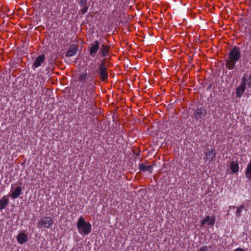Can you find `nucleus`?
I'll use <instances>...</instances> for the list:
<instances>
[{
	"label": "nucleus",
	"mask_w": 251,
	"mask_h": 251,
	"mask_svg": "<svg viewBox=\"0 0 251 251\" xmlns=\"http://www.w3.org/2000/svg\"><path fill=\"white\" fill-rule=\"evenodd\" d=\"M230 170L231 172L235 174L239 171V164L237 162L231 161L229 165Z\"/></svg>",
	"instance_id": "nucleus-22"
},
{
	"label": "nucleus",
	"mask_w": 251,
	"mask_h": 251,
	"mask_svg": "<svg viewBox=\"0 0 251 251\" xmlns=\"http://www.w3.org/2000/svg\"><path fill=\"white\" fill-rule=\"evenodd\" d=\"M17 240L20 244H23L28 240L27 235L24 232L20 233L17 236Z\"/></svg>",
	"instance_id": "nucleus-16"
},
{
	"label": "nucleus",
	"mask_w": 251,
	"mask_h": 251,
	"mask_svg": "<svg viewBox=\"0 0 251 251\" xmlns=\"http://www.w3.org/2000/svg\"><path fill=\"white\" fill-rule=\"evenodd\" d=\"M88 0H79V4L81 7L80 11L82 14L86 13L89 8V5L87 4Z\"/></svg>",
	"instance_id": "nucleus-14"
},
{
	"label": "nucleus",
	"mask_w": 251,
	"mask_h": 251,
	"mask_svg": "<svg viewBox=\"0 0 251 251\" xmlns=\"http://www.w3.org/2000/svg\"><path fill=\"white\" fill-rule=\"evenodd\" d=\"M234 208H236V211L235 212V216L237 218H239L240 216L242 215V212L243 210H246L245 207L243 205H241L239 206H233Z\"/></svg>",
	"instance_id": "nucleus-20"
},
{
	"label": "nucleus",
	"mask_w": 251,
	"mask_h": 251,
	"mask_svg": "<svg viewBox=\"0 0 251 251\" xmlns=\"http://www.w3.org/2000/svg\"><path fill=\"white\" fill-rule=\"evenodd\" d=\"M206 158L208 160L209 162H212L215 158L216 152L214 149H208L205 152Z\"/></svg>",
	"instance_id": "nucleus-11"
},
{
	"label": "nucleus",
	"mask_w": 251,
	"mask_h": 251,
	"mask_svg": "<svg viewBox=\"0 0 251 251\" xmlns=\"http://www.w3.org/2000/svg\"><path fill=\"white\" fill-rule=\"evenodd\" d=\"M77 227L80 234L87 235L89 234L92 229V226L90 223L85 222L84 218L81 216L79 218L77 223Z\"/></svg>",
	"instance_id": "nucleus-3"
},
{
	"label": "nucleus",
	"mask_w": 251,
	"mask_h": 251,
	"mask_svg": "<svg viewBox=\"0 0 251 251\" xmlns=\"http://www.w3.org/2000/svg\"><path fill=\"white\" fill-rule=\"evenodd\" d=\"M88 78V76L86 71L84 73H81L77 77V80L79 82L77 86L80 88L86 87L89 81H87Z\"/></svg>",
	"instance_id": "nucleus-8"
},
{
	"label": "nucleus",
	"mask_w": 251,
	"mask_h": 251,
	"mask_svg": "<svg viewBox=\"0 0 251 251\" xmlns=\"http://www.w3.org/2000/svg\"><path fill=\"white\" fill-rule=\"evenodd\" d=\"M22 191V188L21 186L17 187L15 190L11 194V197L13 199L18 198L21 194Z\"/></svg>",
	"instance_id": "nucleus-19"
},
{
	"label": "nucleus",
	"mask_w": 251,
	"mask_h": 251,
	"mask_svg": "<svg viewBox=\"0 0 251 251\" xmlns=\"http://www.w3.org/2000/svg\"><path fill=\"white\" fill-rule=\"evenodd\" d=\"M234 251H245L243 249L241 248H237L235 249Z\"/></svg>",
	"instance_id": "nucleus-25"
},
{
	"label": "nucleus",
	"mask_w": 251,
	"mask_h": 251,
	"mask_svg": "<svg viewBox=\"0 0 251 251\" xmlns=\"http://www.w3.org/2000/svg\"><path fill=\"white\" fill-rule=\"evenodd\" d=\"M139 169L140 171L145 172H148L151 173L153 171V165H147L145 163H142L139 164Z\"/></svg>",
	"instance_id": "nucleus-13"
},
{
	"label": "nucleus",
	"mask_w": 251,
	"mask_h": 251,
	"mask_svg": "<svg viewBox=\"0 0 251 251\" xmlns=\"http://www.w3.org/2000/svg\"><path fill=\"white\" fill-rule=\"evenodd\" d=\"M110 46L108 44H105L103 43L100 47L99 51V55L101 57H105L108 55Z\"/></svg>",
	"instance_id": "nucleus-10"
},
{
	"label": "nucleus",
	"mask_w": 251,
	"mask_h": 251,
	"mask_svg": "<svg viewBox=\"0 0 251 251\" xmlns=\"http://www.w3.org/2000/svg\"><path fill=\"white\" fill-rule=\"evenodd\" d=\"M96 72L93 74L91 78L89 79L88 83L86 86V88H80L79 92L80 97L81 99L80 105L84 108H90L92 105L91 99L95 95V89L96 88V83L94 78L96 76Z\"/></svg>",
	"instance_id": "nucleus-1"
},
{
	"label": "nucleus",
	"mask_w": 251,
	"mask_h": 251,
	"mask_svg": "<svg viewBox=\"0 0 251 251\" xmlns=\"http://www.w3.org/2000/svg\"><path fill=\"white\" fill-rule=\"evenodd\" d=\"M242 82H245V85H247L249 87H251V74L248 78L243 77Z\"/></svg>",
	"instance_id": "nucleus-23"
},
{
	"label": "nucleus",
	"mask_w": 251,
	"mask_h": 251,
	"mask_svg": "<svg viewBox=\"0 0 251 251\" xmlns=\"http://www.w3.org/2000/svg\"><path fill=\"white\" fill-rule=\"evenodd\" d=\"M78 47L76 45H72L67 51L66 56L69 57H72L76 53Z\"/></svg>",
	"instance_id": "nucleus-12"
},
{
	"label": "nucleus",
	"mask_w": 251,
	"mask_h": 251,
	"mask_svg": "<svg viewBox=\"0 0 251 251\" xmlns=\"http://www.w3.org/2000/svg\"><path fill=\"white\" fill-rule=\"evenodd\" d=\"M241 58V52L239 47L234 46L229 51L226 58L225 59L226 68L229 70H233L236 63Z\"/></svg>",
	"instance_id": "nucleus-2"
},
{
	"label": "nucleus",
	"mask_w": 251,
	"mask_h": 251,
	"mask_svg": "<svg viewBox=\"0 0 251 251\" xmlns=\"http://www.w3.org/2000/svg\"><path fill=\"white\" fill-rule=\"evenodd\" d=\"M246 177L251 182V160L248 163L245 169Z\"/></svg>",
	"instance_id": "nucleus-21"
},
{
	"label": "nucleus",
	"mask_w": 251,
	"mask_h": 251,
	"mask_svg": "<svg viewBox=\"0 0 251 251\" xmlns=\"http://www.w3.org/2000/svg\"><path fill=\"white\" fill-rule=\"evenodd\" d=\"M250 33L251 34V29L250 30Z\"/></svg>",
	"instance_id": "nucleus-26"
},
{
	"label": "nucleus",
	"mask_w": 251,
	"mask_h": 251,
	"mask_svg": "<svg viewBox=\"0 0 251 251\" xmlns=\"http://www.w3.org/2000/svg\"><path fill=\"white\" fill-rule=\"evenodd\" d=\"M100 47V42L98 40L94 41L90 45L89 48V52L90 55L94 57L97 54Z\"/></svg>",
	"instance_id": "nucleus-7"
},
{
	"label": "nucleus",
	"mask_w": 251,
	"mask_h": 251,
	"mask_svg": "<svg viewBox=\"0 0 251 251\" xmlns=\"http://www.w3.org/2000/svg\"><path fill=\"white\" fill-rule=\"evenodd\" d=\"M97 73L99 75L100 78L102 81H105L108 79V68L106 66L104 62L100 64Z\"/></svg>",
	"instance_id": "nucleus-4"
},
{
	"label": "nucleus",
	"mask_w": 251,
	"mask_h": 251,
	"mask_svg": "<svg viewBox=\"0 0 251 251\" xmlns=\"http://www.w3.org/2000/svg\"><path fill=\"white\" fill-rule=\"evenodd\" d=\"M53 223V220L50 217H43L38 221L37 226L39 228H49Z\"/></svg>",
	"instance_id": "nucleus-5"
},
{
	"label": "nucleus",
	"mask_w": 251,
	"mask_h": 251,
	"mask_svg": "<svg viewBox=\"0 0 251 251\" xmlns=\"http://www.w3.org/2000/svg\"><path fill=\"white\" fill-rule=\"evenodd\" d=\"M246 90L245 82H241L239 87L236 88V96L238 98H241Z\"/></svg>",
	"instance_id": "nucleus-15"
},
{
	"label": "nucleus",
	"mask_w": 251,
	"mask_h": 251,
	"mask_svg": "<svg viewBox=\"0 0 251 251\" xmlns=\"http://www.w3.org/2000/svg\"><path fill=\"white\" fill-rule=\"evenodd\" d=\"M46 57L44 54L39 55L35 60L34 63L32 65L31 68L35 70L36 68L41 66L45 63Z\"/></svg>",
	"instance_id": "nucleus-9"
},
{
	"label": "nucleus",
	"mask_w": 251,
	"mask_h": 251,
	"mask_svg": "<svg viewBox=\"0 0 251 251\" xmlns=\"http://www.w3.org/2000/svg\"><path fill=\"white\" fill-rule=\"evenodd\" d=\"M9 199L7 196H4L0 199V211H2L8 204Z\"/></svg>",
	"instance_id": "nucleus-18"
},
{
	"label": "nucleus",
	"mask_w": 251,
	"mask_h": 251,
	"mask_svg": "<svg viewBox=\"0 0 251 251\" xmlns=\"http://www.w3.org/2000/svg\"><path fill=\"white\" fill-rule=\"evenodd\" d=\"M208 247L206 246H203L200 248L199 251H207Z\"/></svg>",
	"instance_id": "nucleus-24"
},
{
	"label": "nucleus",
	"mask_w": 251,
	"mask_h": 251,
	"mask_svg": "<svg viewBox=\"0 0 251 251\" xmlns=\"http://www.w3.org/2000/svg\"><path fill=\"white\" fill-rule=\"evenodd\" d=\"M215 219L214 217H210L209 216H206L205 218L202 220L201 222V225L203 226L206 223H208V225L211 226H213L215 224Z\"/></svg>",
	"instance_id": "nucleus-17"
},
{
	"label": "nucleus",
	"mask_w": 251,
	"mask_h": 251,
	"mask_svg": "<svg viewBox=\"0 0 251 251\" xmlns=\"http://www.w3.org/2000/svg\"><path fill=\"white\" fill-rule=\"evenodd\" d=\"M206 114V109L203 107H198L193 112L194 118L197 121H201L204 119Z\"/></svg>",
	"instance_id": "nucleus-6"
}]
</instances>
